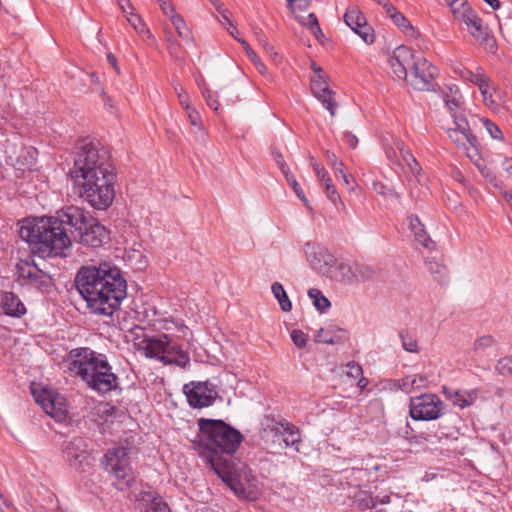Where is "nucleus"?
Listing matches in <instances>:
<instances>
[{"label": "nucleus", "instance_id": "obj_1", "mask_svg": "<svg viewBox=\"0 0 512 512\" xmlns=\"http://www.w3.org/2000/svg\"><path fill=\"white\" fill-rule=\"evenodd\" d=\"M80 196L93 208L107 209L115 197V173L109 151L98 141L84 143L71 171Z\"/></svg>", "mask_w": 512, "mask_h": 512}, {"label": "nucleus", "instance_id": "obj_2", "mask_svg": "<svg viewBox=\"0 0 512 512\" xmlns=\"http://www.w3.org/2000/svg\"><path fill=\"white\" fill-rule=\"evenodd\" d=\"M75 283L88 309L96 315L111 316L127 296V281L110 260L82 266Z\"/></svg>", "mask_w": 512, "mask_h": 512}, {"label": "nucleus", "instance_id": "obj_3", "mask_svg": "<svg viewBox=\"0 0 512 512\" xmlns=\"http://www.w3.org/2000/svg\"><path fill=\"white\" fill-rule=\"evenodd\" d=\"M91 218L84 209L69 206L60 217L25 219L20 226L19 236L29 244L33 253L43 258L65 256V251L72 245L65 225L80 232Z\"/></svg>", "mask_w": 512, "mask_h": 512}, {"label": "nucleus", "instance_id": "obj_4", "mask_svg": "<svg viewBox=\"0 0 512 512\" xmlns=\"http://www.w3.org/2000/svg\"><path fill=\"white\" fill-rule=\"evenodd\" d=\"M198 425L202 434V443L198 446L199 453L214 471L235 460L233 454L243 440L238 430L222 420L202 418L199 419Z\"/></svg>", "mask_w": 512, "mask_h": 512}, {"label": "nucleus", "instance_id": "obj_5", "mask_svg": "<svg viewBox=\"0 0 512 512\" xmlns=\"http://www.w3.org/2000/svg\"><path fill=\"white\" fill-rule=\"evenodd\" d=\"M65 363L90 389L100 394L108 393L119 385L118 377L112 372L107 357L88 347L72 349L66 356Z\"/></svg>", "mask_w": 512, "mask_h": 512}, {"label": "nucleus", "instance_id": "obj_6", "mask_svg": "<svg viewBox=\"0 0 512 512\" xmlns=\"http://www.w3.org/2000/svg\"><path fill=\"white\" fill-rule=\"evenodd\" d=\"M138 352L146 358L156 359L164 365L174 364L179 367H186L190 358L181 346L174 342L167 334H158L152 337H144L135 343Z\"/></svg>", "mask_w": 512, "mask_h": 512}, {"label": "nucleus", "instance_id": "obj_7", "mask_svg": "<svg viewBox=\"0 0 512 512\" xmlns=\"http://www.w3.org/2000/svg\"><path fill=\"white\" fill-rule=\"evenodd\" d=\"M455 127L448 129L449 138L456 146L465 152L466 156L474 163L480 173L495 187L498 186L497 178L484 164L479 154L476 137L471 133L468 122L464 117H455Z\"/></svg>", "mask_w": 512, "mask_h": 512}, {"label": "nucleus", "instance_id": "obj_8", "mask_svg": "<svg viewBox=\"0 0 512 512\" xmlns=\"http://www.w3.org/2000/svg\"><path fill=\"white\" fill-rule=\"evenodd\" d=\"M451 11L457 20L467 26L470 35L479 42L485 51L492 54L497 52L498 46L495 37L467 1H461L459 7L451 3Z\"/></svg>", "mask_w": 512, "mask_h": 512}, {"label": "nucleus", "instance_id": "obj_9", "mask_svg": "<svg viewBox=\"0 0 512 512\" xmlns=\"http://www.w3.org/2000/svg\"><path fill=\"white\" fill-rule=\"evenodd\" d=\"M104 469L114 478L112 485L120 491L129 489L135 481L129 452L126 448L109 449L104 455Z\"/></svg>", "mask_w": 512, "mask_h": 512}, {"label": "nucleus", "instance_id": "obj_10", "mask_svg": "<svg viewBox=\"0 0 512 512\" xmlns=\"http://www.w3.org/2000/svg\"><path fill=\"white\" fill-rule=\"evenodd\" d=\"M409 414L415 421H433L445 414L444 402L434 393L411 397Z\"/></svg>", "mask_w": 512, "mask_h": 512}, {"label": "nucleus", "instance_id": "obj_11", "mask_svg": "<svg viewBox=\"0 0 512 512\" xmlns=\"http://www.w3.org/2000/svg\"><path fill=\"white\" fill-rule=\"evenodd\" d=\"M32 394L35 401L47 415L58 422H63L67 419L68 404L65 397L60 393L51 388L33 385Z\"/></svg>", "mask_w": 512, "mask_h": 512}, {"label": "nucleus", "instance_id": "obj_12", "mask_svg": "<svg viewBox=\"0 0 512 512\" xmlns=\"http://www.w3.org/2000/svg\"><path fill=\"white\" fill-rule=\"evenodd\" d=\"M214 472L235 494L249 492L246 485L249 481H253V475L247 466L240 461L233 460Z\"/></svg>", "mask_w": 512, "mask_h": 512}, {"label": "nucleus", "instance_id": "obj_13", "mask_svg": "<svg viewBox=\"0 0 512 512\" xmlns=\"http://www.w3.org/2000/svg\"><path fill=\"white\" fill-rule=\"evenodd\" d=\"M183 392L189 405L193 408H204L212 405L218 395L214 386L207 381L185 384Z\"/></svg>", "mask_w": 512, "mask_h": 512}, {"label": "nucleus", "instance_id": "obj_14", "mask_svg": "<svg viewBox=\"0 0 512 512\" xmlns=\"http://www.w3.org/2000/svg\"><path fill=\"white\" fill-rule=\"evenodd\" d=\"M302 251L310 267L317 272L326 273L336 263L334 255L314 241L305 242Z\"/></svg>", "mask_w": 512, "mask_h": 512}, {"label": "nucleus", "instance_id": "obj_15", "mask_svg": "<svg viewBox=\"0 0 512 512\" xmlns=\"http://www.w3.org/2000/svg\"><path fill=\"white\" fill-rule=\"evenodd\" d=\"M437 75V68L427 59L417 57L412 69L408 73V82L419 91H428L432 87V82Z\"/></svg>", "mask_w": 512, "mask_h": 512}, {"label": "nucleus", "instance_id": "obj_16", "mask_svg": "<svg viewBox=\"0 0 512 512\" xmlns=\"http://www.w3.org/2000/svg\"><path fill=\"white\" fill-rule=\"evenodd\" d=\"M417 56L405 45L396 47L388 58V63L395 78L406 80Z\"/></svg>", "mask_w": 512, "mask_h": 512}, {"label": "nucleus", "instance_id": "obj_17", "mask_svg": "<svg viewBox=\"0 0 512 512\" xmlns=\"http://www.w3.org/2000/svg\"><path fill=\"white\" fill-rule=\"evenodd\" d=\"M16 269L18 280L22 285H33L37 288L50 285L51 277L28 260H20Z\"/></svg>", "mask_w": 512, "mask_h": 512}, {"label": "nucleus", "instance_id": "obj_18", "mask_svg": "<svg viewBox=\"0 0 512 512\" xmlns=\"http://www.w3.org/2000/svg\"><path fill=\"white\" fill-rule=\"evenodd\" d=\"M79 234V242L91 248L102 247L110 241L109 230L93 217L88 219V222H86V225Z\"/></svg>", "mask_w": 512, "mask_h": 512}, {"label": "nucleus", "instance_id": "obj_19", "mask_svg": "<svg viewBox=\"0 0 512 512\" xmlns=\"http://www.w3.org/2000/svg\"><path fill=\"white\" fill-rule=\"evenodd\" d=\"M344 21L366 44H372L375 35L371 26L367 23L365 16L357 6L347 8Z\"/></svg>", "mask_w": 512, "mask_h": 512}, {"label": "nucleus", "instance_id": "obj_20", "mask_svg": "<svg viewBox=\"0 0 512 512\" xmlns=\"http://www.w3.org/2000/svg\"><path fill=\"white\" fill-rule=\"evenodd\" d=\"M311 91L313 95L323 104V106L329 111L330 115L334 117L336 115V109L338 103L336 102V93L329 88L327 79L325 76H313L311 77L310 83Z\"/></svg>", "mask_w": 512, "mask_h": 512}, {"label": "nucleus", "instance_id": "obj_21", "mask_svg": "<svg viewBox=\"0 0 512 512\" xmlns=\"http://www.w3.org/2000/svg\"><path fill=\"white\" fill-rule=\"evenodd\" d=\"M337 268L342 279L348 283L365 281L374 276L371 266L358 262H341Z\"/></svg>", "mask_w": 512, "mask_h": 512}, {"label": "nucleus", "instance_id": "obj_22", "mask_svg": "<svg viewBox=\"0 0 512 512\" xmlns=\"http://www.w3.org/2000/svg\"><path fill=\"white\" fill-rule=\"evenodd\" d=\"M498 343L492 335H482L475 339L469 354L473 359H490L496 356Z\"/></svg>", "mask_w": 512, "mask_h": 512}, {"label": "nucleus", "instance_id": "obj_23", "mask_svg": "<svg viewBox=\"0 0 512 512\" xmlns=\"http://www.w3.org/2000/svg\"><path fill=\"white\" fill-rule=\"evenodd\" d=\"M274 435H282L286 447H294L298 451V444L301 441L299 430L293 424L288 422H275L272 421L271 425L267 426Z\"/></svg>", "mask_w": 512, "mask_h": 512}, {"label": "nucleus", "instance_id": "obj_24", "mask_svg": "<svg viewBox=\"0 0 512 512\" xmlns=\"http://www.w3.org/2000/svg\"><path fill=\"white\" fill-rule=\"evenodd\" d=\"M349 339L347 330L334 325L321 328L314 335V341L319 344L339 345Z\"/></svg>", "mask_w": 512, "mask_h": 512}, {"label": "nucleus", "instance_id": "obj_25", "mask_svg": "<svg viewBox=\"0 0 512 512\" xmlns=\"http://www.w3.org/2000/svg\"><path fill=\"white\" fill-rule=\"evenodd\" d=\"M443 394L454 406L464 409L472 406L478 398V389L453 390L443 387Z\"/></svg>", "mask_w": 512, "mask_h": 512}, {"label": "nucleus", "instance_id": "obj_26", "mask_svg": "<svg viewBox=\"0 0 512 512\" xmlns=\"http://www.w3.org/2000/svg\"><path fill=\"white\" fill-rule=\"evenodd\" d=\"M64 457L71 466H82L83 462L87 459L82 439L75 438L68 442L64 448Z\"/></svg>", "mask_w": 512, "mask_h": 512}, {"label": "nucleus", "instance_id": "obj_27", "mask_svg": "<svg viewBox=\"0 0 512 512\" xmlns=\"http://www.w3.org/2000/svg\"><path fill=\"white\" fill-rule=\"evenodd\" d=\"M1 308L3 312L12 317H21L26 313V307L17 295L12 292H6L2 295Z\"/></svg>", "mask_w": 512, "mask_h": 512}, {"label": "nucleus", "instance_id": "obj_28", "mask_svg": "<svg viewBox=\"0 0 512 512\" xmlns=\"http://www.w3.org/2000/svg\"><path fill=\"white\" fill-rule=\"evenodd\" d=\"M125 17L129 24L137 32V34L142 38V40L147 42L148 45H153L155 43L154 36L139 14H137L135 11H130L129 14Z\"/></svg>", "mask_w": 512, "mask_h": 512}, {"label": "nucleus", "instance_id": "obj_29", "mask_svg": "<svg viewBox=\"0 0 512 512\" xmlns=\"http://www.w3.org/2000/svg\"><path fill=\"white\" fill-rule=\"evenodd\" d=\"M409 228L413 232L415 239L425 248L432 249L435 244L424 229V225L417 216L411 215L408 218Z\"/></svg>", "mask_w": 512, "mask_h": 512}, {"label": "nucleus", "instance_id": "obj_30", "mask_svg": "<svg viewBox=\"0 0 512 512\" xmlns=\"http://www.w3.org/2000/svg\"><path fill=\"white\" fill-rule=\"evenodd\" d=\"M393 142L399 151L398 163L401 164V161H403V165H406L412 174L418 175L421 171V167L410 150L407 149L405 144L399 139H393Z\"/></svg>", "mask_w": 512, "mask_h": 512}, {"label": "nucleus", "instance_id": "obj_31", "mask_svg": "<svg viewBox=\"0 0 512 512\" xmlns=\"http://www.w3.org/2000/svg\"><path fill=\"white\" fill-rule=\"evenodd\" d=\"M478 89L482 96V101L484 105L492 111H497L499 109L498 102L494 99V94L496 93V87L493 85L491 79L486 78L479 86Z\"/></svg>", "mask_w": 512, "mask_h": 512}, {"label": "nucleus", "instance_id": "obj_32", "mask_svg": "<svg viewBox=\"0 0 512 512\" xmlns=\"http://www.w3.org/2000/svg\"><path fill=\"white\" fill-rule=\"evenodd\" d=\"M455 73L459 75V77L466 81V82H470L474 85H476L477 87L486 79L488 78L487 74L485 73L484 69L480 66H477L475 71L467 68V67H464V66H460L458 68L455 69Z\"/></svg>", "mask_w": 512, "mask_h": 512}, {"label": "nucleus", "instance_id": "obj_33", "mask_svg": "<svg viewBox=\"0 0 512 512\" xmlns=\"http://www.w3.org/2000/svg\"><path fill=\"white\" fill-rule=\"evenodd\" d=\"M271 291L274 297L278 300V303L284 312H289L292 309V303L284 290L282 284L275 282L271 286Z\"/></svg>", "mask_w": 512, "mask_h": 512}, {"label": "nucleus", "instance_id": "obj_34", "mask_svg": "<svg viewBox=\"0 0 512 512\" xmlns=\"http://www.w3.org/2000/svg\"><path fill=\"white\" fill-rule=\"evenodd\" d=\"M168 18L170 19L178 36L181 39H183L185 41L191 40V32H190L189 28L187 27L184 19L178 13H176V12L172 13Z\"/></svg>", "mask_w": 512, "mask_h": 512}, {"label": "nucleus", "instance_id": "obj_35", "mask_svg": "<svg viewBox=\"0 0 512 512\" xmlns=\"http://www.w3.org/2000/svg\"><path fill=\"white\" fill-rule=\"evenodd\" d=\"M185 110L187 112V117H188V120H189L191 126L197 128V130L199 131V136H198L199 141L201 143H205L207 140V135L203 129L201 116H200L199 112L195 108H192L191 106Z\"/></svg>", "mask_w": 512, "mask_h": 512}, {"label": "nucleus", "instance_id": "obj_36", "mask_svg": "<svg viewBox=\"0 0 512 512\" xmlns=\"http://www.w3.org/2000/svg\"><path fill=\"white\" fill-rule=\"evenodd\" d=\"M450 93L451 95L445 96L444 101L453 119L455 120V117H462L461 115L456 114L457 110L459 109L462 103V96L457 88H455V90L450 88Z\"/></svg>", "mask_w": 512, "mask_h": 512}, {"label": "nucleus", "instance_id": "obj_37", "mask_svg": "<svg viewBox=\"0 0 512 512\" xmlns=\"http://www.w3.org/2000/svg\"><path fill=\"white\" fill-rule=\"evenodd\" d=\"M238 41L242 44L248 58L250 61L254 64L257 71L262 75H267V68L265 64L261 61V59L258 57V55L253 51V49L250 47V45L243 39H238Z\"/></svg>", "mask_w": 512, "mask_h": 512}, {"label": "nucleus", "instance_id": "obj_38", "mask_svg": "<svg viewBox=\"0 0 512 512\" xmlns=\"http://www.w3.org/2000/svg\"><path fill=\"white\" fill-rule=\"evenodd\" d=\"M309 297L313 300V305L320 312H325L330 307L329 300L318 289H310Z\"/></svg>", "mask_w": 512, "mask_h": 512}, {"label": "nucleus", "instance_id": "obj_39", "mask_svg": "<svg viewBox=\"0 0 512 512\" xmlns=\"http://www.w3.org/2000/svg\"><path fill=\"white\" fill-rule=\"evenodd\" d=\"M298 21L302 26L308 28L317 39L323 36L318 19L314 13H309L307 17L298 19Z\"/></svg>", "mask_w": 512, "mask_h": 512}, {"label": "nucleus", "instance_id": "obj_40", "mask_svg": "<svg viewBox=\"0 0 512 512\" xmlns=\"http://www.w3.org/2000/svg\"><path fill=\"white\" fill-rule=\"evenodd\" d=\"M426 267L428 271L434 276L437 281H442L446 275V267L439 261L431 258L426 260Z\"/></svg>", "mask_w": 512, "mask_h": 512}, {"label": "nucleus", "instance_id": "obj_41", "mask_svg": "<svg viewBox=\"0 0 512 512\" xmlns=\"http://www.w3.org/2000/svg\"><path fill=\"white\" fill-rule=\"evenodd\" d=\"M393 23L399 27L406 35L412 37L416 34L414 27L411 25L409 20L401 13L394 15L392 19Z\"/></svg>", "mask_w": 512, "mask_h": 512}, {"label": "nucleus", "instance_id": "obj_42", "mask_svg": "<svg viewBox=\"0 0 512 512\" xmlns=\"http://www.w3.org/2000/svg\"><path fill=\"white\" fill-rule=\"evenodd\" d=\"M495 369L503 377H512V355L500 358Z\"/></svg>", "mask_w": 512, "mask_h": 512}, {"label": "nucleus", "instance_id": "obj_43", "mask_svg": "<svg viewBox=\"0 0 512 512\" xmlns=\"http://www.w3.org/2000/svg\"><path fill=\"white\" fill-rule=\"evenodd\" d=\"M485 131L495 140H503V133L499 126L489 119H481Z\"/></svg>", "mask_w": 512, "mask_h": 512}, {"label": "nucleus", "instance_id": "obj_44", "mask_svg": "<svg viewBox=\"0 0 512 512\" xmlns=\"http://www.w3.org/2000/svg\"><path fill=\"white\" fill-rule=\"evenodd\" d=\"M310 164L318 179L323 181L324 184L332 181L324 166L318 163L314 157H310Z\"/></svg>", "mask_w": 512, "mask_h": 512}, {"label": "nucleus", "instance_id": "obj_45", "mask_svg": "<svg viewBox=\"0 0 512 512\" xmlns=\"http://www.w3.org/2000/svg\"><path fill=\"white\" fill-rule=\"evenodd\" d=\"M326 159H327L328 163L331 165L335 176L338 177V174L342 173L344 171L343 162L338 160L335 153L331 152L329 150L326 151Z\"/></svg>", "mask_w": 512, "mask_h": 512}, {"label": "nucleus", "instance_id": "obj_46", "mask_svg": "<svg viewBox=\"0 0 512 512\" xmlns=\"http://www.w3.org/2000/svg\"><path fill=\"white\" fill-rule=\"evenodd\" d=\"M311 0H287L289 10L296 15L297 12L306 11L310 6Z\"/></svg>", "mask_w": 512, "mask_h": 512}, {"label": "nucleus", "instance_id": "obj_47", "mask_svg": "<svg viewBox=\"0 0 512 512\" xmlns=\"http://www.w3.org/2000/svg\"><path fill=\"white\" fill-rule=\"evenodd\" d=\"M408 376L410 378L411 385L414 391L417 389L425 388L429 384V379L424 374H412Z\"/></svg>", "mask_w": 512, "mask_h": 512}, {"label": "nucleus", "instance_id": "obj_48", "mask_svg": "<svg viewBox=\"0 0 512 512\" xmlns=\"http://www.w3.org/2000/svg\"><path fill=\"white\" fill-rule=\"evenodd\" d=\"M285 175V178L287 180V182L289 183V185L292 186L294 192L297 194V196L305 203L307 204L308 201L305 197V194L303 192V190L301 189V187L299 186V184L297 183L295 177L290 173V171H288L287 173L284 174Z\"/></svg>", "mask_w": 512, "mask_h": 512}, {"label": "nucleus", "instance_id": "obj_49", "mask_svg": "<svg viewBox=\"0 0 512 512\" xmlns=\"http://www.w3.org/2000/svg\"><path fill=\"white\" fill-rule=\"evenodd\" d=\"M363 373L362 367L354 361L349 362L345 366V374L352 379L359 378Z\"/></svg>", "mask_w": 512, "mask_h": 512}, {"label": "nucleus", "instance_id": "obj_50", "mask_svg": "<svg viewBox=\"0 0 512 512\" xmlns=\"http://www.w3.org/2000/svg\"><path fill=\"white\" fill-rule=\"evenodd\" d=\"M291 339L295 346L298 348H304L307 344V335L301 330H293L291 332Z\"/></svg>", "mask_w": 512, "mask_h": 512}, {"label": "nucleus", "instance_id": "obj_51", "mask_svg": "<svg viewBox=\"0 0 512 512\" xmlns=\"http://www.w3.org/2000/svg\"><path fill=\"white\" fill-rule=\"evenodd\" d=\"M393 387L394 388H397V389H400L401 391L405 392V393H411L413 392V388H412V385H411V381H410V378L409 376H405L401 379H397V380H394L393 381Z\"/></svg>", "mask_w": 512, "mask_h": 512}, {"label": "nucleus", "instance_id": "obj_52", "mask_svg": "<svg viewBox=\"0 0 512 512\" xmlns=\"http://www.w3.org/2000/svg\"><path fill=\"white\" fill-rule=\"evenodd\" d=\"M174 90L177 93L179 103L184 109L190 107L189 96L180 84H174Z\"/></svg>", "mask_w": 512, "mask_h": 512}, {"label": "nucleus", "instance_id": "obj_53", "mask_svg": "<svg viewBox=\"0 0 512 512\" xmlns=\"http://www.w3.org/2000/svg\"><path fill=\"white\" fill-rule=\"evenodd\" d=\"M325 193H326L327 198L334 205H336L337 202H341L342 203L340 195L337 192L336 187L333 185L332 181H330L327 184H325Z\"/></svg>", "mask_w": 512, "mask_h": 512}, {"label": "nucleus", "instance_id": "obj_54", "mask_svg": "<svg viewBox=\"0 0 512 512\" xmlns=\"http://www.w3.org/2000/svg\"><path fill=\"white\" fill-rule=\"evenodd\" d=\"M249 492L247 493H239V496H243L245 498L254 499L256 498V493L259 490V482L258 480L253 476V481H249L246 485Z\"/></svg>", "mask_w": 512, "mask_h": 512}, {"label": "nucleus", "instance_id": "obj_55", "mask_svg": "<svg viewBox=\"0 0 512 512\" xmlns=\"http://www.w3.org/2000/svg\"><path fill=\"white\" fill-rule=\"evenodd\" d=\"M393 137L391 138V142L390 143H387L385 145V152H386V156L387 158L392 161V162H399V151L398 149L396 148V146L394 145V142H393Z\"/></svg>", "mask_w": 512, "mask_h": 512}, {"label": "nucleus", "instance_id": "obj_56", "mask_svg": "<svg viewBox=\"0 0 512 512\" xmlns=\"http://www.w3.org/2000/svg\"><path fill=\"white\" fill-rule=\"evenodd\" d=\"M146 512H171L168 505L160 499H153Z\"/></svg>", "mask_w": 512, "mask_h": 512}, {"label": "nucleus", "instance_id": "obj_57", "mask_svg": "<svg viewBox=\"0 0 512 512\" xmlns=\"http://www.w3.org/2000/svg\"><path fill=\"white\" fill-rule=\"evenodd\" d=\"M402 346L407 352L417 353L419 351L418 343L411 338L402 337Z\"/></svg>", "mask_w": 512, "mask_h": 512}, {"label": "nucleus", "instance_id": "obj_58", "mask_svg": "<svg viewBox=\"0 0 512 512\" xmlns=\"http://www.w3.org/2000/svg\"><path fill=\"white\" fill-rule=\"evenodd\" d=\"M160 8L165 16L169 17L172 13H175V8L169 0H157Z\"/></svg>", "mask_w": 512, "mask_h": 512}, {"label": "nucleus", "instance_id": "obj_59", "mask_svg": "<svg viewBox=\"0 0 512 512\" xmlns=\"http://www.w3.org/2000/svg\"><path fill=\"white\" fill-rule=\"evenodd\" d=\"M272 155L274 157V160L277 162L279 168L281 169L282 173H287L289 171V168L285 164L282 154L279 151L273 150Z\"/></svg>", "mask_w": 512, "mask_h": 512}, {"label": "nucleus", "instance_id": "obj_60", "mask_svg": "<svg viewBox=\"0 0 512 512\" xmlns=\"http://www.w3.org/2000/svg\"><path fill=\"white\" fill-rule=\"evenodd\" d=\"M117 4L125 16H127L130 11H135V8L130 0H117Z\"/></svg>", "mask_w": 512, "mask_h": 512}, {"label": "nucleus", "instance_id": "obj_61", "mask_svg": "<svg viewBox=\"0 0 512 512\" xmlns=\"http://www.w3.org/2000/svg\"><path fill=\"white\" fill-rule=\"evenodd\" d=\"M342 139L352 149L356 148L358 144L357 137L351 132H344Z\"/></svg>", "mask_w": 512, "mask_h": 512}, {"label": "nucleus", "instance_id": "obj_62", "mask_svg": "<svg viewBox=\"0 0 512 512\" xmlns=\"http://www.w3.org/2000/svg\"><path fill=\"white\" fill-rule=\"evenodd\" d=\"M202 96L206 100L207 105L213 109L216 110V106L214 105V102H210L211 97H213L212 91L208 87L202 88Z\"/></svg>", "mask_w": 512, "mask_h": 512}, {"label": "nucleus", "instance_id": "obj_63", "mask_svg": "<svg viewBox=\"0 0 512 512\" xmlns=\"http://www.w3.org/2000/svg\"><path fill=\"white\" fill-rule=\"evenodd\" d=\"M167 42H168V49L171 54H174L177 52V49L179 47V43L172 38V35L170 32L167 33Z\"/></svg>", "mask_w": 512, "mask_h": 512}, {"label": "nucleus", "instance_id": "obj_64", "mask_svg": "<svg viewBox=\"0 0 512 512\" xmlns=\"http://www.w3.org/2000/svg\"><path fill=\"white\" fill-rule=\"evenodd\" d=\"M502 167L504 171H506L508 174L512 175V157H506L503 160Z\"/></svg>", "mask_w": 512, "mask_h": 512}]
</instances>
